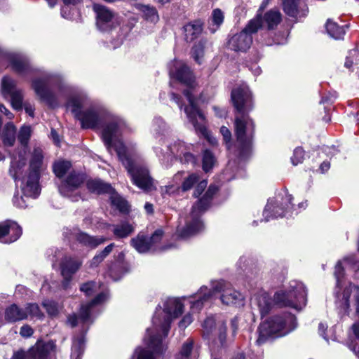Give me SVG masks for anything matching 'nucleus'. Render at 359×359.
<instances>
[{"instance_id":"1","label":"nucleus","mask_w":359,"mask_h":359,"mask_svg":"<svg viewBox=\"0 0 359 359\" xmlns=\"http://www.w3.org/2000/svg\"><path fill=\"white\" fill-rule=\"evenodd\" d=\"M67 107L81 121L83 128L101 129V137L107 151L122 142L123 134L129 131L124 119L104 107L93 102L86 95L76 94L69 98Z\"/></svg>"},{"instance_id":"2","label":"nucleus","mask_w":359,"mask_h":359,"mask_svg":"<svg viewBox=\"0 0 359 359\" xmlns=\"http://www.w3.org/2000/svg\"><path fill=\"white\" fill-rule=\"evenodd\" d=\"M231 97L237 111L234 123L236 143L231 144V133L228 128L222 126L220 133L226 149L237 157L240 163L245 161L252 152L255 123L248 113L252 110L254 104L251 91L246 83H242L233 88Z\"/></svg>"},{"instance_id":"3","label":"nucleus","mask_w":359,"mask_h":359,"mask_svg":"<svg viewBox=\"0 0 359 359\" xmlns=\"http://www.w3.org/2000/svg\"><path fill=\"white\" fill-rule=\"evenodd\" d=\"M4 62H7V66H10L15 73L22 77L39 72L40 76L33 79L32 83V87L36 95L41 101L50 107L55 108L58 106L57 97L52 91V88H60L61 80L59 76L39 71L34 67L29 58L22 53H4L0 50V67Z\"/></svg>"},{"instance_id":"4","label":"nucleus","mask_w":359,"mask_h":359,"mask_svg":"<svg viewBox=\"0 0 359 359\" xmlns=\"http://www.w3.org/2000/svg\"><path fill=\"white\" fill-rule=\"evenodd\" d=\"M169 74L171 78H175L181 83L187 86L183 93L189 102L184 111L189 122L193 125L196 133L208 140L211 144L215 143L212 140L206 128L205 116L198 109L196 103L195 88L196 83L195 76L190 68L182 61L174 60L169 65Z\"/></svg>"},{"instance_id":"5","label":"nucleus","mask_w":359,"mask_h":359,"mask_svg":"<svg viewBox=\"0 0 359 359\" xmlns=\"http://www.w3.org/2000/svg\"><path fill=\"white\" fill-rule=\"evenodd\" d=\"M184 306L176 298H168L163 302V307L158 305L152 318V327L146 330L144 338L145 344L156 354L164 352L163 337L165 338L170 328L173 319L178 318L183 313Z\"/></svg>"},{"instance_id":"6","label":"nucleus","mask_w":359,"mask_h":359,"mask_svg":"<svg viewBox=\"0 0 359 359\" xmlns=\"http://www.w3.org/2000/svg\"><path fill=\"white\" fill-rule=\"evenodd\" d=\"M307 293L304 285L297 280H291L287 289L275 292L273 299L266 292H260L252 299V306L259 311L263 318L271 310L273 304L281 307L292 308L298 311L305 307Z\"/></svg>"},{"instance_id":"7","label":"nucleus","mask_w":359,"mask_h":359,"mask_svg":"<svg viewBox=\"0 0 359 359\" xmlns=\"http://www.w3.org/2000/svg\"><path fill=\"white\" fill-rule=\"evenodd\" d=\"M210 288L202 286L192 297L191 309L193 312H198L208 304H211L215 299L216 294H220L219 299L223 304L231 306H243L245 297L239 291L235 290L232 285L224 280H212Z\"/></svg>"},{"instance_id":"8","label":"nucleus","mask_w":359,"mask_h":359,"mask_svg":"<svg viewBox=\"0 0 359 359\" xmlns=\"http://www.w3.org/2000/svg\"><path fill=\"white\" fill-rule=\"evenodd\" d=\"M27 171L24 173L25 166L16 179L12 177L25 197L36 198L41 193V175L47 168L43 149L39 147H34L32 151L27 149Z\"/></svg>"},{"instance_id":"9","label":"nucleus","mask_w":359,"mask_h":359,"mask_svg":"<svg viewBox=\"0 0 359 359\" xmlns=\"http://www.w3.org/2000/svg\"><path fill=\"white\" fill-rule=\"evenodd\" d=\"M113 150L116 151L118 159L127 170L133 184L144 191H150L155 189L154 180L144 161L133 156L123 141Z\"/></svg>"},{"instance_id":"10","label":"nucleus","mask_w":359,"mask_h":359,"mask_svg":"<svg viewBox=\"0 0 359 359\" xmlns=\"http://www.w3.org/2000/svg\"><path fill=\"white\" fill-rule=\"evenodd\" d=\"M217 191L218 187L210 184L205 194L194 204L190 215L187 217H180V224L177 229L178 237L185 239L203 229L204 224L201 215L210 207Z\"/></svg>"},{"instance_id":"11","label":"nucleus","mask_w":359,"mask_h":359,"mask_svg":"<svg viewBox=\"0 0 359 359\" xmlns=\"http://www.w3.org/2000/svg\"><path fill=\"white\" fill-rule=\"evenodd\" d=\"M297 325V318L291 313L284 312L273 315L258 327V338L256 342L261 345L269 337L285 336L295 330Z\"/></svg>"},{"instance_id":"12","label":"nucleus","mask_w":359,"mask_h":359,"mask_svg":"<svg viewBox=\"0 0 359 359\" xmlns=\"http://www.w3.org/2000/svg\"><path fill=\"white\" fill-rule=\"evenodd\" d=\"M154 149L160 161L166 164V166L170 165V162L173 158L178 160L182 164L191 165L193 167L197 162V158L193 154L194 146L181 140H177L168 146L165 153L159 147H155Z\"/></svg>"},{"instance_id":"13","label":"nucleus","mask_w":359,"mask_h":359,"mask_svg":"<svg viewBox=\"0 0 359 359\" xmlns=\"http://www.w3.org/2000/svg\"><path fill=\"white\" fill-rule=\"evenodd\" d=\"M293 198L287 189L281 190L273 198H270L263 211L264 222L271 219L297 215L298 211L292 203Z\"/></svg>"},{"instance_id":"14","label":"nucleus","mask_w":359,"mask_h":359,"mask_svg":"<svg viewBox=\"0 0 359 359\" xmlns=\"http://www.w3.org/2000/svg\"><path fill=\"white\" fill-rule=\"evenodd\" d=\"M30 136V127L22 126L18 136L21 145L15 149L14 151L9 154L11 163L8 172L11 177H14L15 179L18 175L21 172L22 169L26 166L27 163V144Z\"/></svg>"},{"instance_id":"15","label":"nucleus","mask_w":359,"mask_h":359,"mask_svg":"<svg viewBox=\"0 0 359 359\" xmlns=\"http://www.w3.org/2000/svg\"><path fill=\"white\" fill-rule=\"evenodd\" d=\"M259 26L257 18L250 20L241 32L229 39V48L236 52H245L252 43V34L257 32Z\"/></svg>"},{"instance_id":"16","label":"nucleus","mask_w":359,"mask_h":359,"mask_svg":"<svg viewBox=\"0 0 359 359\" xmlns=\"http://www.w3.org/2000/svg\"><path fill=\"white\" fill-rule=\"evenodd\" d=\"M86 180L85 175L76 170L71 171L59 186L61 195L69 198L72 201H78L81 197L79 188Z\"/></svg>"},{"instance_id":"17","label":"nucleus","mask_w":359,"mask_h":359,"mask_svg":"<svg viewBox=\"0 0 359 359\" xmlns=\"http://www.w3.org/2000/svg\"><path fill=\"white\" fill-rule=\"evenodd\" d=\"M351 273H353V280L359 278V262L355 256L352 255L338 261L335 266L334 275L338 287L341 286L344 279Z\"/></svg>"},{"instance_id":"18","label":"nucleus","mask_w":359,"mask_h":359,"mask_svg":"<svg viewBox=\"0 0 359 359\" xmlns=\"http://www.w3.org/2000/svg\"><path fill=\"white\" fill-rule=\"evenodd\" d=\"M1 93L4 97L9 99L12 107L16 111L22 109L23 93L17 87L16 81L8 76H5L1 80Z\"/></svg>"},{"instance_id":"19","label":"nucleus","mask_w":359,"mask_h":359,"mask_svg":"<svg viewBox=\"0 0 359 359\" xmlns=\"http://www.w3.org/2000/svg\"><path fill=\"white\" fill-rule=\"evenodd\" d=\"M55 348V344L53 341H37L27 353L22 350L14 352L11 359H48Z\"/></svg>"},{"instance_id":"20","label":"nucleus","mask_w":359,"mask_h":359,"mask_svg":"<svg viewBox=\"0 0 359 359\" xmlns=\"http://www.w3.org/2000/svg\"><path fill=\"white\" fill-rule=\"evenodd\" d=\"M163 236V231L161 229L156 230L150 237L143 233H139L136 237L130 240V244L139 253H146L156 250Z\"/></svg>"},{"instance_id":"21","label":"nucleus","mask_w":359,"mask_h":359,"mask_svg":"<svg viewBox=\"0 0 359 359\" xmlns=\"http://www.w3.org/2000/svg\"><path fill=\"white\" fill-rule=\"evenodd\" d=\"M93 11L96 14V25L101 32H109L115 27L117 19L116 14L107 7L95 4Z\"/></svg>"},{"instance_id":"22","label":"nucleus","mask_w":359,"mask_h":359,"mask_svg":"<svg viewBox=\"0 0 359 359\" xmlns=\"http://www.w3.org/2000/svg\"><path fill=\"white\" fill-rule=\"evenodd\" d=\"M22 230L18 224L12 220L0 223V242L9 244L16 241L22 235Z\"/></svg>"},{"instance_id":"23","label":"nucleus","mask_w":359,"mask_h":359,"mask_svg":"<svg viewBox=\"0 0 359 359\" xmlns=\"http://www.w3.org/2000/svg\"><path fill=\"white\" fill-rule=\"evenodd\" d=\"M254 18H257L259 23L258 30L262 27H266L268 30H272L281 22L282 14L278 8H271L264 14L257 12Z\"/></svg>"},{"instance_id":"24","label":"nucleus","mask_w":359,"mask_h":359,"mask_svg":"<svg viewBox=\"0 0 359 359\" xmlns=\"http://www.w3.org/2000/svg\"><path fill=\"white\" fill-rule=\"evenodd\" d=\"M107 292H100L91 302L83 304L79 311V319L83 323H92L93 315L95 307L107 299Z\"/></svg>"},{"instance_id":"25","label":"nucleus","mask_w":359,"mask_h":359,"mask_svg":"<svg viewBox=\"0 0 359 359\" xmlns=\"http://www.w3.org/2000/svg\"><path fill=\"white\" fill-rule=\"evenodd\" d=\"M283 9L286 15L297 20L305 17L309 12L307 6L298 0H283Z\"/></svg>"},{"instance_id":"26","label":"nucleus","mask_w":359,"mask_h":359,"mask_svg":"<svg viewBox=\"0 0 359 359\" xmlns=\"http://www.w3.org/2000/svg\"><path fill=\"white\" fill-rule=\"evenodd\" d=\"M74 238L83 246L94 249L107 241L104 236H90L88 233L77 231L73 233Z\"/></svg>"},{"instance_id":"27","label":"nucleus","mask_w":359,"mask_h":359,"mask_svg":"<svg viewBox=\"0 0 359 359\" xmlns=\"http://www.w3.org/2000/svg\"><path fill=\"white\" fill-rule=\"evenodd\" d=\"M351 294H353V298L355 300V305L356 306V313L359 317V287L358 286H357L354 284L350 283L349 285L344 289V290L341 294L342 299H341V306L343 307L345 313H348V310L350 306L349 299H350Z\"/></svg>"},{"instance_id":"28","label":"nucleus","mask_w":359,"mask_h":359,"mask_svg":"<svg viewBox=\"0 0 359 359\" xmlns=\"http://www.w3.org/2000/svg\"><path fill=\"white\" fill-rule=\"evenodd\" d=\"M83 262L77 257H65L60 262V270L62 276H73L80 267Z\"/></svg>"},{"instance_id":"29","label":"nucleus","mask_w":359,"mask_h":359,"mask_svg":"<svg viewBox=\"0 0 359 359\" xmlns=\"http://www.w3.org/2000/svg\"><path fill=\"white\" fill-rule=\"evenodd\" d=\"M183 28L186 41L191 42L201 34L203 22L201 20H195L186 24Z\"/></svg>"},{"instance_id":"30","label":"nucleus","mask_w":359,"mask_h":359,"mask_svg":"<svg viewBox=\"0 0 359 359\" xmlns=\"http://www.w3.org/2000/svg\"><path fill=\"white\" fill-rule=\"evenodd\" d=\"M26 318H27V311L15 304H11L5 310V319L8 322L15 323Z\"/></svg>"},{"instance_id":"31","label":"nucleus","mask_w":359,"mask_h":359,"mask_svg":"<svg viewBox=\"0 0 359 359\" xmlns=\"http://www.w3.org/2000/svg\"><path fill=\"white\" fill-rule=\"evenodd\" d=\"M86 186L89 191L97 194H110L114 191V188L110 184L105 183L98 179L88 180Z\"/></svg>"},{"instance_id":"32","label":"nucleus","mask_w":359,"mask_h":359,"mask_svg":"<svg viewBox=\"0 0 359 359\" xmlns=\"http://www.w3.org/2000/svg\"><path fill=\"white\" fill-rule=\"evenodd\" d=\"M116 238H124L129 236L135 230L133 224L127 221H122L120 223L110 226Z\"/></svg>"},{"instance_id":"33","label":"nucleus","mask_w":359,"mask_h":359,"mask_svg":"<svg viewBox=\"0 0 359 359\" xmlns=\"http://www.w3.org/2000/svg\"><path fill=\"white\" fill-rule=\"evenodd\" d=\"M169 130L170 127L161 117L156 116L154 118L152 132L156 139L162 140L168 134Z\"/></svg>"},{"instance_id":"34","label":"nucleus","mask_w":359,"mask_h":359,"mask_svg":"<svg viewBox=\"0 0 359 359\" xmlns=\"http://www.w3.org/2000/svg\"><path fill=\"white\" fill-rule=\"evenodd\" d=\"M224 20V15L223 11L219 8L214 9L208 21V29L212 34H214L222 25Z\"/></svg>"},{"instance_id":"35","label":"nucleus","mask_w":359,"mask_h":359,"mask_svg":"<svg viewBox=\"0 0 359 359\" xmlns=\"http://www.w3.org/2000/svg\"><path fill=\"white\" fill-rule=\"evenodd\" d=\"M85 348V336L81 334L74 338L72 346L71 359H81Z\"/></svg>"},{"instance_id":"36","label":"nucleus","mask_w":359,"mask_h":359,"mask_svg":"<svg viewBox=\"0 0 359 359\" xmlns=\"http://www.w3.org/2000/svg\"><path fill=\"white\" fill-rule=\"evenodd\" d=\"M346 26H339L336 22L327 20V23L325 25V28L327 34L330 37L339 40L342 39L346 33L345 27Z\"/></svg>"},{"instance_id":"37","label":"nucleus","mask_w":359,"mask_h":359,"mask_svg":"<svg viewBox=\"0 0 359 359\" xmlns=\"http://www.w3.org/2000/svg\"><path fill=\"white\" fill-rule=\"evenodd\" d=\"M16 128L11 122L7 123L3 130L2 141L5 146L12 147L15 142Z\"/></svg>"},{"instance_id":"38","label":"nucleus","mask_w":359,"mask_h":359,"mask_svg":"<svg viewBox=\"0 0 359 359\" xmlns=\"http://www.w3.org/2000/svg\"><path fill=\"white\" fill-rule=\"evenodd\" d=\"M111 204L122 213L129 212V205L128 202L120 196L114 190L110 194Z\"/></svg>"},{"instance_id":"39","label":"nucleus","mask_w":359,"mask_h":359,"mask_svg":"<svg viewBox=\"0 0 359 359\" xmlns=\"http://www.w3.org/2000/svg\"><path fill=\"white\" fill-rule=\"evenodd\" d=\"M137 8L143 13L144 18L150 22L156 23L159 20L158 11L154 6L138 5Z\"/></svg>"},{"instance_id":"40","label":"nucleus","mask_w":359,"mask_h":359,"mask_svg":"<svg viewBox=\"0 0 359 359\" xmlns=\"http://www.w3.org/2000/svg\"><path fill=\"white\" fill-rule=\"evenodd\" d=\"M115 247L114 243H110L106 246L102 251L97 253L90 261V267L95 268L103 262V260L112 252Z\"/></svg>"},{"instance_id":"41","label":"nucleus","mask_w":359,"mask_h":359,"mask_svg":"<svg viewBox=\"0 0 359 359\" xmlns=\"http://www.w3.org/2000/svg\"><path fill=\"white\" fill-rule=\"evenodd\" d=\"M72 163L68 161H58L53 164V172L58 178H62L71 168Z\"/></svg>"},{"instance_id":"42","label":"nucleus","mask_w":359,"mask_h":359,"mask_svg":"<svg viewBox=\"0 0 359 359\" xmlns=\"http://www.w3.org/2000/svg\"><path fill=\"white\" fill-rule=\"evenodd\" d=\"M206 43V40L201 39L196 43L191 49V55L194 60L198 64H201L202 59L204 55V48Z\"/></svg>"},{"instance_id":"43","label":"nucleus","mask_w":359,"mask_h":359,"mask_svg":"<svg viewBox=\"0 0 359 359\" xmlns=\"http://www.w3.org/2000/svg\"><path fill=\"white\" fill-rule=\"evenodd\" d=\"M194 340L190 338L184 342L177 356V359H190L194 348Z\"/></svg>"},{"instance_id":"44","label":"nucleus","mask_w":359,"mask_h":359,"mask_svg":"<svg viewBox=\"0 0 359 359\" xmlns=\"http://www.w3.org/2000/svg\"><path fill=\"white\" fill-rule=\"evenodd\" d=\"M200 180V177L196 173H191L185 177L180 186L181 190L186 192L191 189Z\"/></svg>"},{"instance_id":"45","label":"nucleus","mask_w":359,"mask_h":359,"mask_svg":"<svg viewBox=\"0 0 359 359\" xmlns=\"http://www.w3.org/2000/svg\"><path fill=\"white\" fill-rule=\"evenodd\" d=\"M215 157L208 149H205L203 153L202 167L205 172L210 171L215 163Z\"/></svg>"},{"instance_id":"46","label":"nucleus","mask_w":359,"mask_h":359,"mask_svg":"<svg viewBox=\"0 0 359 359\" xmlns=\"http://www.w3.org/2000/svg\"><path fill=\"white\" fill-rule=\"evenodd\" d=\"M25 311H27V317L42 319L44 317L43 313L41 311L39 306L36 303H28L26 304Z\"/></svg>"},{"instance_id":"47","label":"nucleus","mask_w":359,"mask_h":359,"mask_svg":"<svg viewBox=\"0 0 359 359\" xmlns=\"http://www.w3.org/2000/svg\"><path fill=\"white\" fill-rule=\"evenodd\" d=\"M42 306L50 317H55L59 313L60 306L53 300L45 299L42 302Z\"/></svg>"},{"instance_id":"48","label":"nucleus","mask_w":359,"mask_h":359,"mask_svg":"<svg viewBox=\"0 0 359 359\" xmlns=\"http://www.w3.org/2000/svg\"><path fill=\"white\" fill-rule=\"evenodd\" d=\"M127 272L126 270L124 269L123 264L118 263L117 264H114L109 269V276L114 280H118L121 278Z\"/></svg>"},{"instance_id":"49","label":"nucleus","mask_w":359,"mask_h":359,"mask_svg":"<svg viewBox=\"0 0 359 359\" xmlns=\"http://www.w3.org/2000/svg\"><path fill=\"white\" fill-rule=\"evenodd\" d=\"M215 325V318L212 316L208 317L203 323V337L209 338Z\"/></svg>"},{"instance_id":"50","label":"nucleus","mask_w":359,"mask_h":359,"mask_svg":"<svg viewBox=\"0 0 359 359\" xmlns=\"http://www.w3.org/2000/svg\"><path fill=\"white\" fill-rule=\"evenodd\" d=\"M133 358H136V359H156L154 355V353H152L151 351L146 349V348H141V347H137L133 355Z\"/></svg>"},{"instance_id":"51","label":"nucleus","mask_w":359,"mask_h":359,"mask_svg":"<svg viewBox=\"0 0 359 359\" xmlns=\"http://www.w3.org/2000/svg\"><path fill=\"white\" fill-rule=\"evenodd\" d=\"M305 151L302 147H297L293 152L291 157V162L294 165H297L302 163L304 159Z\"/></svg>"},{"instance_id":"52","label":"nucleus","mask_w":359,"mask_h":359,"mask_svg":"<svg viewBox=\"0 0 359 359\" xmlns=\"http://www.w3.org/2000/svg\"><path fill=\"white\" fill-rule=\"evenodd\" d=\"M97 288V284L95 281H88L80 286V290L88 297L91 296Z\"/></svg>"},{"instance_id":"53","label":"nucleus","mask_w":359,"mask_h":359,"mask_svg":"<svg viewBox=\"0 0 359 359\" xmlns=\"http://www.w3.org/2000/svg\"><path fill=\"white\" fill-rule=\"evenodd\" d=\"M63 6L61 8V15L62 18H69V13H67L69 6H75L81 2V0H62Z\"/></svg>"},{"instance_id":"54","label":"nucleus","mask_w":359,"mask_h":359,"mask_svg":"<svg viewBox=\"0 0 359 359\" xmlns=\"http://www.w3.org/2000/svg\"><path fill=\"white\" fill-rule=\"evenodd\" d=\"M353 58H355V62H357L359 60V50H352L349 52L348 56L346 57V60L345 62V67L347 68H350L352 67L353 64Z\"/></svg>"},{"instance_id":"55","label":"nucleus","mask_w":359,"mask_h":359,"mask_svg":"<svg viewBox=\"0 0 359 359\" xmlns=\"http://www.w3.org/2000/svg\"><path fill=\"white\" fill-rule=\"evenodd\" d=\"M218 339L220 342L221 346H224L226 345V325L222 322L219 326L218 328Z\"/></svg>"},{"instance_id":"56","label":"nucleus","mask_w":359,"mask_h":359,"mask_svg":"<svg viewBox=\"0 0 359 359\" xmlns=\"http://www.w3.org/2000/svg\"><path fill=\"white\" fill-rule=\"evenodd\" d=\"M208 182L205 180H199L196 184V187L193 194L194 198L199 197L207 187Z\"/></svg>"},{"instance_id":"57","label":"nucleus","mask_w":359,"mask_h":359,"mask_svg":"<svg viewBox=\"0 0 359 359\" xmlns=\"http://www.w3.org/2000/svg\"><path fill=\"white\" fill-rule=\"evenodd\" d=\"M13 203L18 208H25L27 207L26 201L24 199L23 196H19L18 194L13 196Z\"/></svg>"},{"instance_id":"58","label":"nucleus","mask_w":359,"mask_h":359,"mask_svg":"<svg viewBox=\"0 0 359 359\" xmlns=\"http://www.w3.org/2000/svg\"><path fill=\"white\" fill-rule=\"evenodd\" d=\"M180 189H181L180 187L175 184H170L162 187L161 191L163 194L173 195L175 193H177Z\"/></svg>"},{"instance_id":"59","label":"nucleus","mask_w":359,"mask_h":359,"mask_svg":"<svg viewBox=\"0 0 359 359\" xmlns=\"http://www.w3.org/2000/svg\"><path fill=\"white\" fill-rule=\"evenodd\" d=\"M34 333L33 329L28 325H25L21 327L20 334L23 337H30Z\"/></svg>"},{"instance_id":"60","label":"nucleus","mask_w":359,"mask_h":359,"mask_svg":"<svg viewBox=\"0 0 359 359\" xmlns=\"http://www.w3.org/2000/svg\"><path fill=\"white\" fill-rule=\"evenodd\" d=\"M337 97V93L334 92H329L325 96H323L320 100V103L332 102Z\"/></svg>"},{"instance_id":"61","label":"nucleus","mask_w":359,"mask_h":359,"mask_svg":"<svg viewBox=\"0 0 359 359\" xmlns=\"http://www.w3.org/2000/svg\"><path fill=\"white\" fill-rule=\"evenodd\" d=\"M22 108L25 109V112L29 114V116L32 118L34 116L35 107L32 104L29 102H25L22 104Z\"/></svg>"},{"instance_id":"62","label":"nucleus","mask_w":359,"mask_h":359,"mask_svg":"<svg viewBox=\"0 0 359 359\" xmlns=\"http://www.w3.org/2000/svg\"><path fill=\"white\" fill-rule=\"evenodd\" d=\"M63 279L61 282V288L62 290H67L71 287V283L72 280V277L71 276H62Z\"/></svg>"},{"instance_id":"63","label":"nucleus","mask_w":359,"mask_h":359,"mask_svg":"<svg viewBox=\"0 0 359 359\" xmlns=\"http://www.w3.org/2000/svg\"><path fill=\"white\" fill-rule=\"evenodd\" d=\"M192 316L190 314H187L180 321L179 327L181 328H185L192 322Z\"/></svg>"},{"instance_id":"64","label":"nucleus","mask_w":359,"mask_h":359,"mask_svg":"<svg viewBox=\"0 0 359 359\" xmlns=\"http://www.w3.org/2000/svg\"><path fill=\"white\" fill-rule=\"evenodd\" d=\"M170 98L178 105V107L180 109H182L183 103H182V100L180 95H179L175 93H171Z\"/></svg>"}]
</instances>
